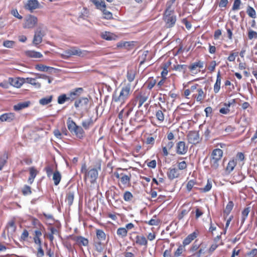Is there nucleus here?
I'll return each instance as SVG.
<instances>
[{
  "label": "nucleus",
  "instance_id": "obj_1",
  "mask_svg": "<svg viewBox=\"0 0 257 257\" xmlns=\"http://www.w3.org/2000/svg\"><path fill=\"white\" fill-rule=\"evenodd\" d=\"M131 94V85H127L121 88L119 92H115L112 95V105L113 107H121Z\"/></svg>",
  "mask_w": 257,
  "mask_h": 257
},
{
  "label": "nucleus",
  "instance_id": "obj_2",
  "mask_svg": "<svg viewBox=\"0 0 257 257\" xmlns=\"http://www.w3.org/2000/svg\"><path fill=\"white\" fill-rule=\"evenodd\" d=\"M164 19L166 23V27L168 28L172 27L175 24L176 18L174 15V11L173 10H170L169 6L165 11Z\"/></svg>",
  "mask_w": 257,
  "mask_h": 257
},
{
  "label": "nucleus",
  "instance_id": "obj_3",
  "mask_svg": "<svg viewBox=\"0 0 257 257\" xmlns=\"http://www.w3.org/2000/svg\"><path fill=\"white\" fill-rule=\"evenodd\" d=\"M222 151L219 149L214 150L212 153V158L210 161L211 167L216 169L219 166V162L222 156Z\"/></svg>",
  "mask_w": 257,
  "mask_h": 257
},
{
  "label": "nucleus",
  "instance_id": "obj_4",
  "mask_svg": "<svg viewBox=\"0 0 257 257\" xmlns=\"http://www.w3.org/2000/svg\"><path fill=\"white\" fill-rule=\"evenodd\" d=\"M37 23V18L32 15H29L25 19L23 28L24 29H31L34 28Z\"/></svg>",
  "mask_w": 257,
  "mask_h": 257
},
{
  "label": "nucleus",
  "instance_id": "obj_5",
  "mask_svg": "<svg viewBox=\"0 0 257 257\" xmlns=\"http://www.w3.org/2000/svg\"><path fill=\"white\" fill-rule=\"evenodd\" d=\"M45 32L42 29L39 28L35 33L33 43L35 45H38L42 41V38L45 35Z\"/></svg>",
  "mask_w": 257,
  "mask_h": 257
},
{
  "label": "nucleus",
  "instance_id": "obj_6",
  "mask_svg": "<svg viewBox=\"0 0 257 257\" xmlns=\"http://www.w3.org/2000/svg\"><path fill=\"white\" fill-rule=\"evenodd\" d=\"M9 83L16 88H20L21 86L25 82L24 78H9L8 79Z\"/></svg>",
  "mask_w": 257,
  "mask_h": 257
},
{
  "label": "nucleus",
  "instance_id": "obj_7",
  "mask_svg": "<svg viewBox=\"0 0 257 257\" xmlns=\"http://www.w3.org/2000/svg\"><path fill=\"white\" fill-rule=\"evenodd\" d=\"M189 143L193 144H197L200 141V137L198 132H190L187 136Z\"/></svg>",
  "mask_w": 257,
  "mask_h": 257
},
{
  "label": "nucleus",
  "instance_id": "obj_8",
  "mask_svg": "<svg viewBox=\"0 0 257 257\" xmlns=\"http://www.w3.org/2000/svg\"><path fill=\"white\" fill-rule=\"evenodd\" d=\"M39 2L37 0H29L25 5L26 10L32 12L33 10L38 8Z\"/></svg>",
  "mask_w": 257,
  "mask_h": 257
},
{
  "label": "nucleus",
  "instance_id": "obj_9",
  "mask_svg": "<svg viewBox=\"0 0 257 257\" xmlns=\"http://www.w3.org/2000/svg\"><path fill=\"white\" fill-rule=\"evenodd\" d=\"M88 99L86 97H83L75 101L74 105L76 108L81 109L85 108L88 103Z\"/></svg>",
  "mask_w": 257,
  "mask_h": 257
},
{
  "label": "nucleus",
  "instance_id": "obj_10",
  "mask_svg": "<svg viewBox=\"0 0 257 257\" xmlns=\"http://www.w3.org/2000/svg\"><path fill=\"white\" fill-rule=\"evenodd\" d=\"M188 150V147L184 142H179L177 145V153L180 155L185 154Z\"/></svg>",
  "mask_w": 257,
  "mask_h": 257
},
{
  "label": "nucleus",
  "instance_id": "obj_11",
  "mask_svg": "<svg viewBox=\"0 0 257 257\" xmlns=\"http://www.w3.org/2000/svg\"><path fill=\"white\" fill-rule=\"evenodd\" d=\"M16 229V227L13 221H11L9 222L7 228V235L9 237H12Z\"/></svg>",
  "mask_w": 257,
  "mask_h": 257
},
{
  "label": "nucleus",
  "instance_id": "obj_12",
  "mask_svg": "<svg viewBox=\"0 0 257 257\" xmlns=\"http://www.w3.org/2000/svg\"><path fill=\"white\" fill-rule=\"evenodd\" d=\"M100 36L102 39L107 41L114 40L116 38V36L114 34L106 31L102 32L100 34Z\"/></svg>",
  "mask_w": 257,
  "mask_h": 257
},
{
  "label": "nucleus",
  "instance_id": "obj_13",
  "mask_svg": "<svg viewBox=\"0 0 257 257\" xmlns=\"http://www.w3.org/2000/svg\"><path fill=\"white\" fill-rule=\"evenodd\" d=\"M69 50L70 51L71 56L76 55L80 57H83L87 54L86 51H81L80 49L74 47L71 48Z\"/></svg>",
  "mask_w": 257,
  "mask_h": 257
},
{
  "label": "nucleus",
  "instance_id": "obj_14",
  "mask_svg": "<svg viewBox=\"0 0 257 257\" xmlns=\"http://www.w3.org/2000/svg\"><path fill=\"white\" fill-rule=\"evenodd\" d=\"M15 119V115L12 113L4 114L0 116V120L2 121L11 122Z\"/></svg>",
  "mask_w": 257,
  "mask_h": 257
},
{
  "label": "nucleus",
  "instance_id": "obj_15",
  "mask_svg": "<svg viewBox=\"0 0 257 257\" xmlns=\"http://www.w3.org/2000/svg\"><path fill=\"white\" fill-rule=\"evenodd\" d=\"M98 176V172L96 169H92L90 170L87 174V177L91 179V181H95Z\"/></svg>",
  "mask_w": 257,
  "mask_h": 257
},
{
  "label": "nucleus",
  "instance_id": "obj_16",
  "mask_svg": "<svg viewBox=\"0 0 257 257\" xmlns=\"http://www.w3.org/2000/svg\"><path fill=\"white\" fill-rule=\"evenodd\" d=\"M30 104V102L29 101L20 102L14 106V109L16 111H19L28 107Z\"/></svg>",
  "mask_w": 257,
  "mask_h": 257
},
{
  "label": "nucleus",
  "instance_id": "obj_17",
  "mask_svg": "<svg viewBox=\"0 0 257 257\" xmlns=\"http://www.w3.org/2000/svg\"><path fill=\"white\" fill-rule=\"evenodd\" d=\"M36 69L42 72H51L55 70L53 67L47 66L43 64H38L36 66Z\"/></svg>",
  "mask_w": 257,
  "mask_h": 257
},
{
  "label": "nucleus",
  "instance_id": "obj_18",
  "mask_svg": "<svg viewBox=\"0 0 257 257\" xmlns=\"http://www.w3.org/2000/svg\"><path fill=\"white\" fill-rule=\"evenodd\" d=\"M167 175L170 179L173 180L177 178L179 176V173L177 169L173 168L169 170L167 173Z\"/></svg>",
  "mask_w": 257,
  "mask_h": 257
},
{
  "label": "nucleus",
  "instance_id": "obj_19",
  "mask_svg": "<svg viewBox=\"0 0 257 257\" xmlns=\"http://www.w3.org/2000/svg\"><path fill=\"white\" fill-rule=\"evenodd\" d=\"M29 171L30 176L28 179V182L30 184H32L35 178L36 177V175L38 174V171L34 167L30 168Z\"/></svg>",
  "mask_w": 257,
  "mask_h": 257
},
{
  "label": "nucleus",
  "instance_id": "obj_20",
  "mask_svg": "<svg viewBox=\"0 0 257 257\" xmlns=\"http://www.w3.org/2000/svg\"><path fill=\"white\" fill-rule=\"evenodd\" d=\"M52 179L54 181V184L55 185H58L61 179V175L60 173L58 171H55L53 174Z\"/></svg>",
  "mask_w": 257,
  "mask_h": 257
},
{
  "label": "nucleus",
  "instance_id": "obj_21",
  "mask_svg": "<svg viewBox=\"0 0 257 257\" xmlns=\"http://www.w3.org/2000/svg\"><path fill=\"white\" fill-rule=\"evenodd\" d=\"M26 54L30 57L35 58H39L43 56L41 53L35 51H27L26 52Z\"/></svg>",
  "mask_w": 257,
  "mask_h": 257
},
{
  "label": "nucleus",
  "instance_id": "obj_22",
  "mask_svg": "<svg viewBox=\"0 0 257 257\" xmlns=\"http://www.w3.org/2000/svg\"><path fill=\"white\" fill-rule=\"evenodd\" d=\"M196 237V233L193 232L189 234L183 241V244L184 245L189 244L193 240H194Z\"/></svg>",
  "mask_w": 257,
  "mask_h": 257
},
{
  "label": "nucleus",
  "instance_id": "obj_23",
  "mask_svg": "<svg viewBox=\"0 0 257 257\" xmlns=\"http://www.w3.org/2000/svg\"><path fill=\"white\" fill-rule=\"evenodd\" d=\"M67 125L69 130L72 133H73V132L78 127L75 123L73 121L70 120V118L67 121Z\"/></svg>",
  "mask_w": 257,
  "mask_h": 257
},
{
  "label": "nucleus",
  "instance_id": "obj_24",
  "mask_svg": "<svg viewBox=\"0 0 257 257\" xmlns=\"http://www.w3.org/2000/svg\"><path fill=\"white\" fill-rule=\"evenodd\" d=\"M221 84V77L220 76V72L219 71L217 74V79L216 83L214 85V90L215 92L217 93L220 89V86Z\"/></svg>",
  "mask_w": 257,
  "mask_h": 257
},
{
  "label": "nucleus",
  "instance_id": "obj_25",
  "mask_svg": "<svg viewBox=\"0 0 257 257\" xmlns=\"http://www.w3.org/2000/svg\"><path fill=\"white\" fill-rule=\"evenodd\" d=\"M246 13L248 16L251 18L254 19L256 18V14L254 9L250 6H248L246 9Z\"/></svg>",
  "mask_w": 257,
  "mask_h": 257
},
{
  "label": "nucleus",
  "instance_id": "obj_26",
  "mask_svg": "<svg viewBox=\"0 0 257 257\" xmlns=\"http://www.w3.org/2000/svg\"><path fill=\"white\" fill-rule=\"evenodd\" d=\"M25 82L30 83L32 85H33L37 88L41 87V84L39 82H37L35 78H27L26 79H25Z\"/></svg>",
  "mask_w": 257,
  "mask_h": 257
},
{
  "label": "nucleus",
  "instance_id": "obj_27",
  "mask_svg": "<svg viewBox=\"0 0 257 257\" xmlns=\"http://www.w3.org/2000/svg\"><path fill=\"white\" fill-rule=\"evenodd\" d=\"M136 242L141 245H145L147 244V240L144 236H137Z\"/></svg>",
  "mask_w": 257,
  "mask_h": 257
},
{
  "label": "nucleus",
  "instance_id": "obj_28",
  "mask_svg": "<svg viewBox=\"0 0 257 257\" xmlns=\"http://www.w3.org/2000/svg\"><path fill=\"white\" fill-rule=\"evenodd\" d=\"M96 236L97 238L100 241H104L105 240L106 235L105 233L100 229H97L96 230Z\"/></svg>",
  "mask_w": 257,
  "mask_h": 257
},
{
  "label": "nucleus",
  "instance_id": "obj_29",
  "mask_svg": "<svg viewBox=\"0 0 257 257\" xmlns=\"http://www.w3.org/2000/svg\"><path fill=\"white\" fill-rule=\"evenodd\" d=\"M117 47L121 49H128L132 46L131 43L129 42H120L117 44Z\"/></svg>",
  "mask_w": 257,
  "mask_h": 257
},
{
  "label": "nucleus",
  "instance_id": "obj_30",
  "mask_svg": "<svg viewBox=\"0 0 257 257\" xmlns=\"http://www.w3.org/2000/svg\"><path fill=\"white\" fill-rule=\"evenodd\" d=\"M52 96H49L40 99L39 103L43 105H46L50 103L52 101Z\"/></svg>",
  "mask_w": 257,
  "mask_h": 257
},
{
  "label": "nucleus",
  "instance_id": "obj_31",
  "mask_svg": "<svg viewBox=\"0 0 257 257\" xmlns=\"http://www.w3.org/2000/svg\"><path fill=\"white\" fill-rule=\"evenodd\" d=\"M76 241L79 245H82L84 246L87 245L88 243V240L82 236L78 237L76 239Z\"/></svg>",
  "mask_w": 257,
  "mask_h": 257
},
{
  "label": "nucleus",
  "instance_id": "obj_32",
  "mask_svg": "<svg viewBox=\"0 0 257 257\" xmlns=\"http://www.w3.org/2000/svg\"><path fill=\"white\" fill-rule=\"evenodd\" d=\"M236 163L234 160H233L230 161L228 162V165L227 166L226 171H228L229 173H230L233 170V169L235 167V166H236Z\"/></svg>",
  "mask_w": 257,
  "mask_h": 257
},
{
  "label": "nucleus",
  "instance_id": "obj_33",
  "mask_svg": "<svg viewBox=\"0 0 257 257\" xmlns=\"http://www.w3.org/2000/svg\"><path fill=\"white\" fill-rule=\"evenodd\" d=\"M73 133L78 138L81 139L83 137L84 132H83V129L81 127L78 126V127L75 130V131L73 132Z\"/></svg>",
  "mask_w": 257,
  "mask_h": 257
},
{
  "label": "nucleus",
  "instance_id": "obj_34",
  "mask_svg": "<svg viewBox=\"0 0 257 257\" xmlns=\"http://www.w3.org/2000/svg\"><path fill=\"white\" fill-rule=\"evenodd\" d=\"M91 1L95 5L97 9L102 10L105 8L104 3L103 2H99L97 0H91Z\"/></svg>",
  "mask_w": 257,
  "mask_h": 257
},
{
  "label": "nucleus",
  "instance_id": "obj_35",
  "mask_svg": "<svg viewBox=\"0 0 257 257\" xmlns=\"http://www.w3.org/2000/svg\"><path fill=\"white\" fill-rule=\"evenodd\" d=\"M82 91V88H78L74 90L73 91H71L70 93V97L72 99H74L75 96L79 95V93H80Z\"/></svg>",
  "mask_w": 257,
  "mask_h": 257
},
{
  "label": "nucleus",
  "instance_id": "obj_36",
  "mask_svg": "<svg viewBox=\"0 0 257 257\" xmlns=\"http://www.w3.org/2000/svg\"><path fill=\"white\" fill-rule=\"evenodd\" d=\"M203 67V63L201 62H195L190 66L191 71L194 72L197 68H202Z\"/></svg>",
  "mask_w": 257,
  "mask_h": 257
},
{
  "label": "nucleus",
  "instance_id": "obj_37",
  "mask_svg": "<svg viewBox=\"0 0 257 257\" xmlns=\"http://www.w3.org/2000/svg\"><path fill=\"white\" fill-rule=\"evenodd\" d=\"M248 38L249 40L257 39V32L253 31L251 29H248Z\"/></svg>",
  "mask_w": 257,
  "mask_h": 257
},
{
  "label": "nucleus",
  "instance_id": "obj_38",
  "mask_svg": "<svg viewBox=\"0 0 257 257\" xmlns=\"http://www.w3.org/2000/svg\"><path fill=\"white\" fill-rule=\"evenodd\" d=\"M249 211H250V210H249V207L245 208L242 211V213H241V222H242V223H243L244 222L246 218L247 217V216L248 215Z\"/></svg>",
  "mask_w": 257,
  "mask_h": 257
},
{
  "label": "nucleus",
  "instance_id": "obj_39",
  "mask_svg": "<svg viewBox=\"0 0 257 257\" xmlns=\"http://www.w3.org/2000/svg\"><path fill=\"white\" fill-rule=\"evenodd\" d=\"M127 230L125 228H119L117 230V233L119 236L122 237H125L127 234Z\"/></svg>",
  "mask_w": 257,
  "mask_h": 257
},
{
  "label": "nucleus",
  "instance_id": "obj_40",
  "mask_svg": "<svg viewBox=\"0 0 257 257\" xmlns=\"http://www.w3.org/2000/svg\"><path fill=\"white\" fill-rule=\"evenodd\" d=\"M130 110H125L123 108L121 110L120 112L118 114V117L120 119H122L124 117H127L130 113Z\"/></svg>",
  "mask_w": 257,
  "mask_h": 257
},
{
  "label": "nucleus",
  "instance_id": "obj_41",
  "mask_svg": "<svg viewBox=\"0 0 257 257\" xmlns=\"http://www.w3.org/2000/svg\"><path fill=\"white\" fill-rule=\"evenodd\" d=\"M233 203L232 201H229L227 205H226L225 209H224V212L226 213L227 214H228L232 210L233 207Z\"/></svg>",
  "mask_w": 257,
  "mask_h": 257
},
{
  "label": "nucleus",
  "instance_id": "obj_42",
  "mask_svg": "<svg viewBox=\"0 0 257 257\" xmlns=\"http://www.w3.org/2000/svg\"><path fill=\"white\" fill-rule=\"evenodd\" d=\"M135 77V72L133 70H130L128 71L127 74V78L130 82H132L134 80Z\"/></svg>",
  "mask_w": 257,
  "mask_h": 257
},
{
  "label": "nucleus",
  "instance_id": "obj_43",
  "mask_svg": "<svg viewBox=\"0 0 257 257\" xmlns=\"http://www.w3.org/2000/svg\"><path fill=\"white\" fill-rule=\"evenodd\" d=\"M70 98L66 96L65 94H63L58 97V102L59 104H63L66 100L69 99Z\"/></svg>",
  "mask_w": 257,
  "mask_h": 257
},
{
  "label": "nucleus",
  "instance_id": "obj_44",
  "mask_svg": "<svg viewBox=\"0 0 257 257\" xmlns=\"http://www.w3.org/2000/svg\"><path fill=\"white\" fill-rule=\"evenodd\" d=\"M211 187L212 182L209 180H208L207 184L205 185V186L204 188H201V190L204 192H206L209 191L211 189Z\"/></svg>",
  "mask_w": 257,
  "mask_h": 257
},
{
  "label": "nucleus",
  "instance_id": "obj_45",
  "mask_svg": "<svg viewBox=\"0 0 257 257\" xmlns=\"http://www.w3.org/2000/svg\"><path fill=\"white\" fill-rule=\"evenodd\" d=\"M120 176V181L122 184H126L130 182V178L128 176L123 174H121Z\"/></svg>",
  "mask_w": 257,
  "mask_h": 257
},
{
  "label": "nucleus",
  "instance_id": "obj_46",
  "mask_svg": "<svg viewBox=\"0 0 257 257\" xmlns=\"http://www.w3.org/2000/svg\"><path fill=\"white\" fill-rule=\"evenodd\" d=\"M103 18L107 20H110L112 18V15L110 12L104 9L103 11Z\"/></svg>",
  "mask_w": 257,
  "mask_h": 257
},
{
  "label": "nucleus",
  "instance_id": "obj_47",
  "mask_svg": "<svg viewBox=\"0 0 257 257\" xmlns=\"http://www.w3.org/2000/svg\"><path fill=\"white\" fill-rule=\"evenodd\" d=\"M198 95L196 97V99L197 101H201L204 97V92L202 89H198L197 90Z\"/></svg>",
  "mask_w": 257,
  "mask_h": 257
},
{
  "label": "nucleus",
  "instance_id": "obj_48",
  "mask_svg": "<svg viewBox=\"0 0 257 257\" xmlns=\"http://www.w3.org/2000/svg\"><path fill=\"white\" fill-rule=\"evenodd\" d=\"M74 194L73 193H69L67 196L66 201L69 205H71L73 201Z\"/></svg>",
  "mask_w": 257,
  "mask_h": 257
},
{
  "label": "nucleus",
  "instance_id": "obj_49",
  "mask_svg": "<svg viewBox=\"0 0 257 257\" xmlns=\"http://www.w3.org/2000/svg\"><path fill=\"white\" fill-rule=\"evenodd\" d=\"M15 42L13 41L7 40L4 42L3 46L6 48H11L13 47Z\"/></svg>",
  "mask_w": 257,
  "mask_h": 257
},
{
  "label": "nucleus",
  "instance_id": "obj_50",
  "mask_svg": "<svg viewBox=\"0 0 257 257\" xmlns=\"http://www.w3.org/2000/svg\"><path fill=\"white\" fill-rule=\"evenodd\" d=\"M133 198V195L132 194L126 191L124 193L123 195V198L124 200L126 201H130Z\"/></svg>",
  "mask_w": 257,
  "mask_h": 257
},
{
  "label": "nucleus",
  "instance_id": "obj_51",
  "mask_svg": "<svg viewBox=\"0 0 257 257\" xmlns=\"http://www.w3.org/2000/svg\"><path fill=\"white\" fill-rule=\"evenodd\" d=\"M240 4L241 1L240 0H234L232 8V10L235 11L238 10L239 9Z\"/></svg>",
  "mask_w": 257,
  "mask_h": 257
},
{
  "label": "nucleus",
  "instance_id": "obj_52",
  "mask_svg": "<svg viewBox=\"0 0 257 257\" xmlns=\"http://www.w3.org/2000/svg\"><path fill=\"white\" fill-rule=\"evenodd\" d=\"M22 192L24 195L30 194L31 193L30 187L28 186H25L23 189Z\"/></svg>",
  "mask_w": 257,
  "mask_h": 257
},
{
  "label": "nucleus",
  "instance_id": "obj_53",
  "mask_svg": "<svg viewBox=\"0 0 257 257\" xmlns=\"http://www.w3.org/2000/svg\"><path fill=\"white\" fill-rule=\"evenodd\" d=\"M226 107L221 108L219 112L222 114H227L229 112V107L230 106V103L228 104L227 105L225 104Z\"/></svg>",
  "mask_w": 257,
  "mask_h": 257
},
{
  "label": "nucleus",
  "instance_id": "obj_54",
  "mask_svg": "<svg viewBox=\"0 0 257 257\" xmlns=\"http://www.w3.org/2000/svg\"><path fill=\"white\" fill-rule=\"evenodd\" d=\"M8 155L6 154H4L0 157V164L5 165L7 162Z\"/></svg>",
  "mask_w": 257,
  "mask_h": 257
},
{
  "label": "nucleus",
  "instance_id": "obj_55",
  "mask_svg": "<svg viewBox=\"0 0 257 257\" xmlns=\"http://www.w3.org/2000/svg\"><path fill=\"white\" fill-rule=\"evenodd\" d=\"M184 250V247L182 246H179L177 250L175 251L174 255L175 256H180Z\"/></svg>",
  "mask_w": 257,
  "mask_h": 257
},
{
  "label": "nucleus",
  "instance_id": "obj_56",
  "mask_svg": "<svg viewBox=\"0 0 257 257\" xmlns=\"http://www.w3.org/2000/svg\"><path fill=\"white\" fill-rule=\"evenodd\" d=\"M61 56L63 58H68L71 56L70 51L69 49L67 50L64 52L63 53L61 54Z\"/></svg>",
  "mask_w": 257,
  "mask_h": 257
},
{
  "label": "nucleus",
  "instance_id": "obj_57",
  "mask_svg": "<svg viewBox=\"0 0 257 257\" xmlns=\"http://www.w3.org/2000/svg\"><path fill=\"white\" fill-rule=\"evenodd\" d=\"M156 117L160 121H163L164 119V114L161 110H158L156 112Z\"/></svg>",
  "mask_w": 257,
  "mask_h": 257
},
{
  "label": "nucleus",
  "instance_id": "obj_58",
  "mask_svg": "<svg viewBox=\"0 0 257 257\" xmlns=\"http://www.w3.org/2000/svg\"><path fill=\"white\" fill-rule=\"evenodd\" d=\"M11 14L15 17H16L19 19H22V17L19 14L18 11L16 9L12 10L11 11Z\"/></svg>",
  "mask_w": 257,
  "mask_h": 257
},
{
  "label": "nucleus",
  "instance_id": "obj_59",
  "mask_svg": "<svg viewBox=\"0 0 257 257\" xmlns=\"http://www.w3.org/2000/svg\"><path fill=\"white\" fill-rule=\"evenodd\" d=\"M237 53H231L227 58L228 60L230 62L234 61L235 59L236 56H237Z\"/></svg>",
  "mask_w": 257,
  "mask_h": 257
},
{
  "label": "nucleus",
  "instance_id": "obj_60",
  "mask_svg": "<svg viewBox=\"0 0 257 257\" xmlns=\"http://www.w3.org/2000/svg\"><path fill=\"white\" fill-rule=\"evenodd\" d=\"M195 183L193 180H190L187 184V188L188 191H190L194 186Z\"/></svg>",
  "mask_w": 257,
  "mask_h": 257
},
{
  "label": "nucleus",
  "instance_id": "obj_61",
  "mask_svg": "<svg viewBox=\"0 0 257 257\" xmlns=\"http://www.w3.org/2000/svg\"><path fill=\"white\" fill-rule=\"evenodd\" d=\"M91 123L92 121L90 119H88L82 122V125L85 129H87Z\"/></svg>",
  "mask_w": 257,
  "mask_h": 257
},
{
  "label": "nucleus",
  "instance_id": "obj_62",
  "mask_svg": "<svg viewBox=\"0 0 257 257\" xmlns=\"http://www.w3.org/2000/svg\"><path fill=\"white\" fill-rule=\"evenodd\" d=\"M189 210H190V209H189L188 210H186V209L183 210L181 211V213L178 216L179 219H182L183 218V217L189 212Z\"/></svg>",
  "mask_w": 257,
  "mask_h": 257
},
{
  "label": "nucleus",
  "instance_id": "obj_63",
  "mask_svg": "<svg viewBox=\"0 0 257 257\" xmlns=\"http://www.w3.org/2000/svg\"><path fill=\"white\" fill-rule=\"evenodd\" d=\"M156 81L154 79H151L148 83V88L149 89H151L156 84Z\"/></svg>",
  "mask_w": 257,
  "mask_h": 257
},
{
  "label": "nucleus",
  "instance_id": "obj_64",
  "mask_svg": "<svg viewBox=\"0 0 257 257\" xmlns=\"http://www.w3.org/2000/svg\"><path fill=\"white\" fill-rule=\"evenodd\" d=\"M44 254V251L42 249L41 245L39 246V247L38 248V252H37L38 257H43Z\"/></svg>",
  "mask_w": 257,
  "mask_h": 257
}]
</instances>
